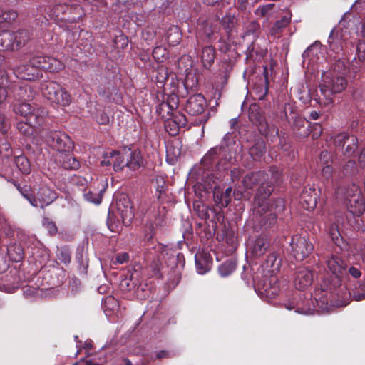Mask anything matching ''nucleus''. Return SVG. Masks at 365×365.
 Listing matches in <instances>:
<instances>
[{
	"instance_id": "obj_1",
	"label": "nucleus",
	"mask_w": 365,
	"mask_h": 365,
	"mask_svg": "<svg viewBox=\"0 0 365 365\" xmlns=\"http://www.w3.org/2000/svg\"><path fill=\"white\" fill-rule=\"evenodd\" d=\"M270 172L271 180H263L259 187L254 200V212L259 216L267 214L264 217H269V225H271L276 220L277 215L285 208L284 199L269 200L274 190L273 182L279 184L282 182L281 172L277 168H272Z\"/></svg>"
},
{
	"instance_id": "obj_2",
	"label": "nucleus",
	"mask_w": 365,
	"mask_h": 365,
	"mask_svg": "<svg viewBox=\"0 0 365 365\" xmlns=\"http://www.w3.org/2000/svg\"><path fill=\"white\" fill-rule=\"evenodd\" d=\"M346 86L344 76L333 75L331 73H323L322 83L317 91L319 103L324 106H329L334 103V93L341 92Z\"/></svg>"
},
{
	"instance_id": "obj_3",
	"label": "nucleus",
	"mask_w": 365,
	"mask_h": 365,
	"mask_svg": "<svg viewBox=\"0 0 365 365\" xmlns=\"http://www.w3.org/2000/svg\"><path fill=\"white\" fill-rule=\"evenodd\" d=\"M326 263L329 272L333 274V279L325 289L331 291L341 286L342 279L347 274V265L341 258L334 255L327 258Z\"/></svg>"
},
{
	"instance_id": "obj_4",
	"label": "nucleus",
	"mask_w": 365,
	"mask_h": 365,
	"mask_svg": "<svg viewBox=\"0 0 365 365\" xmlns=\"http://www.w3.org/2000/svg\"><path fill=\"white\" fill-rule=\"evenodd\" d=\"M14 110L16 114L25 117L26 120L34 126L42 125L47 115L45 109L36 108L27 103H19L14 106Z\"/></svg>"
},
{
	"instance_id": "obj_5",
	"label": "nucleus",
	"mask_w": 365,
	"mask_h": 365,
	"mask_svg": "<svg viewBox=\"0 0 365 365\" xmlns=\"http://www.w3.org/2000/svg\"><path fill=\"white\" fill-rule=\"evenodd\" d=\"M344 198L347 201L346 207L350 212L360 215L365 210V200L359 187L353 183L346 188Z\"/></svg>"
},
{
	"instance_id": "obj_6",
	"label": "nucleus",
	"mask_w": 365,
	"mask_h": 365,
	"mask_svg": "<svg viewBox=\"0 0 365 365\" xmlns=\"http://www.w3.org/2000/svg\"><path fill=\"white\" fill-rule=\"evenodd\" d=\"M46 141L49 146L58 152V155L70 152L73 148L70 138L61 131L50 132L46 138Z\"/></svg>"
},
{
	"instance_id": "obj_7",
	"label": "nucleus",
	"mask_w": 365,
	"mask_h": 365,
	"mask_svg": "<svg viewBox=\"0 0 365 365\" xmlns=\"http://www.w3.org/2000/svg\"><path fill=\"white\" fill-rule=\"evenodd\" d=\"M232 145V140L229 133H227L221 143L218 146L211 148L207 154L203 157L202 162L204 163H210L216 156L219 155L221 156L222 160L226 162H231L232 155L230 153V146Z\"/></svg>"
},
{
	"instance_id": "obj_8",
	"label": "nucleus",
	"mask_w": 365,
	"mask_h": 365,
	"mask_svg": "<svg viewBox=\"0 0 365 365\" xmlns=\"http://www.w3.org/2000/svg\"><path fill=\"white\" fill-rule=\"evenodd\" d=\"M294 257L299 261L307 257L313 251L314 245L305 237L294 235L290 243Z\"/></svg>"
},
{
	"instance_id": "obj_9",
	"label": "nucleus",
	"mask_w": 365,
	"mask_h": 365,
	"mask_svg": "<svg viewBox=\"0 0 365 365\" xmlns=\"http://www.w3.org/2000/svg\"><path fill=\"white\" fill-rule=\"evenodd\" d=\"M31 63L39 71L43 69L50 72H58L64 67L58 59L46 56H34L31 58Z\"/></svg>"
},
{
	"instance_id": "obj_10",
	"label": "nucleus",
	"mask_w": 365,
	"mask_h": 365,
	"mask_svg": "<svg viewBox=\"0 0 365 365\" xmlns=\"http://www.w3.org/2000/svg\"><path fill=\"white\" fill-rule=\"evenodd\" d=\"M116 207L123 223L125 226H129L134 218V210L128 197L122 195L116 201Z\"/></svg>"
},
{
	"instance_id": "obj_11",
	"label": "nucleus",
	"mask_w": 365,
	"mask_h": 365,
	"mask_svg": "<svg viewBox=\"0 0 365 365\" xmlns=\"http://www.w3.org/2000/svg\"><path fill=\"white\" fill-rule=\"evenodd\" d=\"M347 39L346 30L340 28L333 29L327 41L330 50L335 53H340L343 51Z\"/></svg>"
},
{
	"instance_id": "obj_12",
	"label": "nucleus",
	"mask_w": 365,
	"mask_h": 365,
	"mask_svg": "<svg viewBox=\"0 0 365 365\" xmlns=\"http://www.w3.org/2000/svg\"><path fill=\"white\" fill-rule=\"evenodd\" d=\"M9 86V92L16 99L30 101L36 96V92L31 87L23 82L14 80Z\"/></svg>"
},
{
	"instance_id": "obj_13",
	"label": "nucleus",
	"mask_w": 365,
	"mask_h": 365,
	"mask_svg": "<svg viewBox=\"0 0 365 365\" xmlns=\"http://www.w3.org/2000/svg\"><path fill=\"white\" fill-rule=\"evenodd\" d=\"M269 242L266 236H259L251 240L247 244V250L250 257L257 259L264 255L268 250Z\"/></svg>"
},
{
	"instance_id": "obj_14",
	"label": "nucleus",
	"mask_w": 365,
	"mask_h": 365,
	"mask_svg": "<svg viewBox=\"0 0 365 365\" xmlns=\"http://www.w3.org/2000/svg\"><path fill=\"white\" fill-rule=\"evenodd\" d=\"M313 280L314 274L309 267H300L294 274V284L297 289H306L312 284Z\"/></svg>"
},
{
	"instance_id": "obj_15",
	"label": "nucleus",
	"mask_w": 365,
	"mask_h": 365,
	"mask_svg": "<svg viewBox=\"0 0 365 365\" xmlns=\"http://www.w3.org/2000/svg\"><path fill=\"white\" fill-rule=\"evenodd\" d=\"M14 73L16 78L26 81H34L42 76L41 72L31 63V59L28 63L16 66Z\"/></svg>"
},
{
	"instance_id": "obj_16",
	"label": "nucleus",
	"mask_w": 365,
	"mask_h": 365,
	"mask_svg": "<svg viewBox=\"0 0 365 365\" xmlns=\"http://www.w3.org/2000/svg\"><path fill=\"white\" fill-rule=\"evenodd\" d=\"M207 107L205 97L200 93L191 96L187 101L185 108L191 115H197L203 113Z\"/></svg>"
},
{
	"instance_id": "obj_17",
	"label": "nucleus",
	"mask_w": 365,
	"mask_h": 365,
	"mask_svg": "<svg viewBox=\"0 0 365 365\" xmlns=\"http://www.w3.org/2000/svg\"><path fill=\"white\" fill-rule=\"evenodd\" d=\"M248 117L253 124L259 126V130L262 135H267L268 133V125L260 111L259 106L256 103L250 105Z\"/></svg>"
},
{
	"instance_id": "obj_18",
	"label": "nucleus",
	"mask_w": 365,
	"mask_h": 365,
	"mask_svg": "<svg viewBox=\"0 0 365 365\" xmlns=\"http://www.w3.org/2000/svg\"><path fill=\"white\" fill-rule=\"evenodd\" d=\"M318 191L314 187H304L300 195L299 202L307 210H313L317 203Z\"/></svg>"
},
{
	"instance_id": "obj_19",
	"label": "nucleus",
	"mask_w": 365,
	"mask_h": 365,
	"mask_svg": "<svg viewBox=\"0 0 365 365\" xmlns=\"http://www.w3.org/2000/svg\"><path fill=\"white\" fill-rule=\"evenodd\" d=\"M36 198L37 200L38 207L44 209L58 198V194L48 187L42 186L38 189Z\"/></svg>"
},
{
	"instance_id": "obj_20",
	"label": "nucleus",
	"mask_w": 365,
	"mask_h": 365,
	"mask_svg": "<svg viewBox=\"0 0 365 365\" xmlns=\"http://www.w3.org/2000/svg\"><path fill=\"white\" fill-rule=\"evenodd\" d=\"M217 24H214L210 20L199 21L196 29L197 38H198L205 36L209 40H212L214 34L217 32Z\"/></svg>"
},
{
	"instance_id": "obj_21",
	"label": "nucleus",
	"mask_w": 365,
	"mask_h": 365,
	"mask_svg": "<svg viewBox=\"0 0 365 365\" xmlns=\"http://www.w3.org/2000/svg\"><path fill=\"white\" fill-rule=\"evenodd\" d=\"M175 96H170L166 101H163L156 108V112L163 118H167L173 113L177 108V101Z\"/></svg>"
},
{
	"instance_id": "obj_22",
	"label": "nucleus",
	"mask_w": 365,
	"mask_h": 365,
	"mask_svg": "<svg viewBox=\"0 0 365 365\" xmlns=\"http://www.w3.org/2000/svg\"><path fill=\"white\" fill-rule=\"evenodd\" d=\"M269 175L262 171L252 172L247 174L242 180L244 186L247 189L252 188L257 183L262 182L263 180H268Z\"/></svg>"
},
{
	"instance_id": "obj_23",
	"label": "nucleus",
	"mask_w": 365,
	"mask_h": 365,
	"mask_svg": "<svg viewBox=\"0 0 365 365\" xmlns=\"http://www.w3.org/2000/svg\"><path fill=\"white\" fill-rule=\"evenodd\" d=\"M181 155V143L173 140L166 146V160L170 165H175Z\"/></svg>"
},
{
	"instance_id": "obj_24",
	"label": "nucleus",
	"mask_w": 365,
	"mask_h": 365,
	"mask_svg": "<svg viewBox=\"0 0 365 365\" xmlns=\"http://www.w3.org/2000/svg\"><path fill=\"white\" fill-rule=\"evenodd\" d=\"M57 160L66 170H77L80 168L81 163L78 159L73 157L70 152L61 153L58 155Z\"/></svg>"
},
{
	"instance_id": "obj_25",
	"label": "nucleus",
	"mask_w": 365,
	"mask_h": 365,
	"mask_svg": "<svg viewBox=\"0 0 365 365\" xmlns=\"http://www.w3.org/2000/svg\"><path fill=\"white\" fill-rule=\"evenodd\" d=\"M68 9V6L66 4L55 1L49 6L48 14L56 21H61L64 20V14Z\"/></svg>"
},
{
	"instance_id": "obj_26",
	"label": "nucleus",
	"mask_w": 365,
	"mask_h": 365,
	"mask_svg": "<svg viewBox=\"0 0 365 365\" xmlns=\"http://www.w3.org/2000/svg\"><path fill=\"white\" fill-rule=\"evenodd\" d=\"M61 85L53 81H43L41 83L40 90L42 95L49 99H55V92L61 91Z\"/></svg>"
},
{
	"instance_id": "obj_27",
	"label": "nucleus",
	"mask_w": 365,
	"mask_h": 365,
	"mask_svg": "<svg viewBox=\"0 0 365 365\" xmlns=\"http://www.w3.org/2000/svg\"><path fill=\"white\" fill-rule=\"evenodd\" d=\"M195 258L197 273L204 274L209 272L212 263V259L209 256L206 254H196Z\"/></svg>"
},
{
	"instance_id": "obj_28",
	"label": "nucleus",
	"mask_w": 365,
	"mask_h": 365,
	"mask_svg": "<svg viewBox=\"0 0 365 365\" xmlns=\"http://www.w3.org/2000/svg\"><path fill=\"white\" fill-rule=\"evenodd\" d=\"M329 233L333 242L339 247L340 251L343 252L348 249V245L343 240L339 227L336 224L333 223L329 226Z\"/></svg>"
},
{
	"instance_id": "obj_29",
	"label": "nucleus",
	"mask_w": 365,
	"mask_h": 365,
	"mask_svg": "<svg viewBox=\"0 0 365 365\" xmlns=\"http://www.w3.org/2000/svg\"><path fill=\"white\" fill-rule=\"evenodd\" d=\"M216 51L213 46H207L202 48L201 52V62L204 68L209 69L215 61Z\"/></svg>"
},
{
	"instance_id": "obj_30",
	"label": "nucleus",
	"mask_w": 365,
	"mask_h": 365,
	"mask_svg": "<svg viewBox=\"0 0 365 365\" xmlns=\"http://www.w3.org/2000/svg\"><path fill=\"white\" fill-rule=\"evenodd\" d=\"M15 46V34L11 31H2L0 33V49L14 50Z\"/></svg>"
},
{
	"instance_id": "obj_31",
	"label": "nucleus",
	"mask_w": 365,
	"mask_h": 365,
	"mask_svg": "<svg viewBox=\"0 0 365 365\" xmlns=\"http://www.w3.org/2000/svg\"><path fill=\"white\" fill-rule=\"evenodd\" d=\"M126 161L127 167L132 170L138 169L144 164L141 153L138 150L130 152L126 156Z\"/></svg>"
},
{
	"instance_id": "obj_32",
	"label": "nucleus",
	"mask_w": 365,
	"mask_h": 365,
	"mask_svg": "<svg viewBox=\"0 0 365 365\" xmlns=\"http://www.w3.org/2000/svg\"><path fill=\"white\" fill-rule=\"evenodd\" d=\"M282 259L278 257L276 253H270L266 262L263 264V268L268 272L274 274L277 273L280 268Z\"/></svg>"
},
{
	"instance_id": "obj_33",
	"label": "nucleus",
	"mask_w": 365,
	"mask_h": 365,
	"mask_svg": "<svg viewBox=\"0 0 365 365\" xmlns=\"http://www.w3.org/2000/svg\"><path fill=\"white\" fill-rule=\"evenodd\" d=\"M13 184L21 195L26 199L33 207H38L37 200L34 195L29 185H24V186H21V185L16 181H14Z\"/></svg>"
},
{
	"instance_id": "obj_34",
	"label": "nucleus",
	"mask_w": 365,
	"mask_h": 365,
	"mask_svg": "<svg viewBox=\"0 0 365 365\" xmlns=\"http://www.w3.org/2000/svg\"><path fill=\"white\" fill-rule=\"evenodd\" d=\"M322 56V46L318 41H315L309 47H308L303 53L302 56L304 59L310 58L312 61L317 58L319 60L320 56Z\"/></svg>"
},
{
	"instance_id": "obj_35",
	"label": "nucleus",
	"mask_w": 365,
	"mask_h": 365,
	"mask_svg": "<svg viewBox=\"0 0 365 365\" xmlns=\"http://www.w3.org/2000/svg\"><path fill=\"white\" fill-rule=\"evenodd\" d=\"M9 257L12 262H19L24 258V252L20 245H10L7 249Z\"/></svg>"
},
{
	"instance_id": "obj_36",
	"label": "nucleus",
	"mask_w": 365,
	"mask_h": 365,
	"mask_svg": "<svg viewBox=\"0 0 365 365\" xmlns=\"http://www.w3.org/2000/svg\"><path fill=\"white\" fill-rule=\"evenodd\" d=\"M54 95L55 99H49L52 103L62 106H67L71 103V95L62 86H61V91L55 92Z\"/></svg>"
},
{
	"instance_id": "obj_37",
	"label": "nucleus",
	"mask_w": 365,
	"mask_h": 365,
	"mask_svg": "<svg viewBox=\"0 0 365 365\" xmlns=\"http://www.w3.org/2000/svg\"><path fill=\"white\" fill-rule=\"evenodd\" d=\"M110 157L115 171H120L124 167H127V161L125 160V157L120 155L118 151L113 150L110 152Z\"/></svg>"
},
{
	"instance_id": "obj_38",
	"label": "nucleus",
	"mask_w": 365,
	"mask_h": 365,
	"mask_svg": "<svg viewBox=\"0 0 365 365\" xmlns=\"http://www.w3.org/2000/svg\"><path fill=\"white\" fill-rule=\"evenodd\" d=\"M14 163L19 171L24 175H28L31 171V166L29 159L24 155L16 156Z\"/></svg>"
},
{
	"instance_id": "obj_39",
	"label": "nucleus",
	"mask_w": 365,
	"mask_h": 365,
	"mask_svg": "<svg viewBox=\"0 0 365 365\" xmlns=\"http://www.w3.org/2000/svg\"><path fill=\"white\" fill-rule=\"evenodd\" d=\"M358 148V139L354 135H349L346 139L345 146L343 148V153L346 157L352 156Z\"/></svg>"
},
{
	"instance_id": "obj_40",
	"label": "nucleus",
	"mask_w": 365,
	"mask_h": 365,
	"mask_svg": "<svg viewBox=\"0 0 365 365\" xmlns=\"http://www.w3.org/2000/svg\"><path fill=\"white\" fill-rule=\"evenodd\" d=\"M265 153V144L262 140H257L250 148V155L254 160H259Z\"/></svg>"
},
{
	"instance_id": "obj_41",
	"label": "nucleus",
	"mask_w": 365,
	"mask_h": 365,
	"mask_svg": "<svg viewBox=\"0 0 365 365\" xmlns=\"http://www.w3.org/2000/svg\"><path fill=\"white\" fill-rule=\"evenodd\" d=\"M236 268V263L232 260H227L218 267L220 276L225 277L234 272Z\"/></svg>"
},
{
	"instance_id": "obj_42",
	"label": "nucleus",
	"mask_w": 365,
	"mask_h": 365,
	"mask_svg": "<svg viewBox=\"0 0 365 365\" xmlns=\"http://www.w3.org/2000/svg\"><path fill=\"white\" fill-rule=\"evenodd\" d=\"M14 33L15 34L16 48H19L22 45H24L30 38V34L26 29H19Z\"/></svg>"
},
{
	"instance_id": "obj_43",
	"label": "nucleus",
	"mask_w": 365,
	"mask_h": 365,
	"mask_svg": "<svg viewBox=\"0 0 365 365\" xmlns=\"http://www.w3.org/2000/svg\"><path fill=\"white\" fill-rule=\"evenodd\" d=\"M231 192H232V188L231 187H227L225 192L220 194L219 195L217 193H215V197L216 198L217 202L223 207H226L231 200Z\"/></svg>"
},
{
	"instance_id": "obj_44",
	"label": "nucleus",
	"mask_w": 365,
	"mask_h": 365,
	"mask_svg": "<svg viewBox=\"0 0 365 365\" xmlns=\"http://www.w3.org/2000/svg\"><path fill=\"white\" fill-rule=\"evenodd\" d=\"M167 40L170 45L175 46L178 45L181 40V34L178 26H173L170 29L167 34Z\"/></svg>"
},
{
	"instance_id": "obj_45",
	"label": "nucleus",
	"mask_w": 365,
	"mask_h": 365,
	"mask_svg": "<svg viewBox=\"0 0 365 365\" xmlns=\"http://www.w3.org/2000/svg\"><path fill=\"white\" fill-rule=\"evenodd\" d=\"M290 19V16H285L277 21L272 27V34H275L279 33L284 28L289 25Z\"/></svg>"
},
{
	"instance_id": "obj_46",
	"label": "nucleus",
	"mask_w": 365,
	"mask_h": 365,
	"mask_svg": "<svg viewBox=\"0 0 365 365\" xmlns=\"http://www.w3.org/2000/svg\"><path fill=\"white\" fill-rule=\"evenodd\" d=\"M153 56L158 62H163L168 58V52L165 47L158 46L153 51Z\"/></svg>"
},
{
	"instance_id": "obj_47",
	"label": "nucleus",
	"mask_w": 365,
	"mask_h": 365,
	"mask_svg": "<svg viewBox=\"0 0 365 365\" xmlns=\"http://www.w3.org/2000/svg\"><path fill=\"white\" fill-rule=\"evenodd\" d=\"M348 69L344 60L338 59L333 66V75L344 76L347 73Z\"/></svg>"
},
{
	"instance_id": "obj_48",
	"label": "nucleus",
	"mask_w": 365,
	"mask_h": 365,
	"mask_svg": "<svg viewBox=\"0 0 365 365\" xmlns=\"http://www.w3.org/2000/svg\"><path fill=\"white\" fill-rule=\"evenodd\" d=\"M102 192L103 190L97 192H93L89 190L88 192L84 193L83 197L86 201L94 203L96 205H99L102 201Z\"/></svg>"
},
{
	"instance_id": "obj_49",
	"label": "nucleus",
	"mask_w": 365,
	"mask_h": 365,
	"mask_svg": "<svg viewBox=\"0 0 365 365\" xmlns=\"http://www.w3.org/2000/svg\"><path fill=\"white\" fill-rule=\"evenodd\" d=\"M165 128L169 135L175 136L178 134L180 128L176 124L175 120H173L170 117L165 118Z\"/></svg>"
},
{
	"instance_id": "obj_50",
	"label": "nucleus",
	"mask_w": 365,
	"mask_h": 365,
	"mask_svg": "<svg viewBox=\"0 0 365 365\" xmlns=\"http://www.w3.org/2000/svg\"><path fill=\"white\" fill-rule=\"evenodd\" d=\"M170 118L176 122L177 125L180 127V129L184 128L187 125V120L185 115L179 111L173 112Z\"/></svg>"
},
{
	"instance_id": "obj_51",
	"label": "nucleus",
	"mask_w": 365,
	"mask_h": 365,
	"mask_svg": "<svg viewBox=\"0 0 365 365\" xmlns=\"http://www.w3.org/2000/svg\"><path fill=\"white\" fill-rule=\"evenodd\" d=\"M284 307L288 310L294 309L295 312L298 313H306V312L300 307L299 302L296 299L295 297H294L292 299H288L287 301L284 302Z\"/></svg>"
},
{
	"instance_id": "obj_52",
	"label": "nucleus",
	"mask_w": 365,
	"mask_h": 365,
	"mask_svg": "<svg viewBox=\"0 0 365 365\" xmlns=\"http://www.w3.org/2000/svg\"><path fill=\"white\" fill-rule=\"evenodd\" d=\"M1 14H0V21L11 23L14 21L17 16V12L14 10L4 11L2 9Z\"/></svg>"
},
{
	"instance_id": "obj_53",
	"label": "nucleus",
	"mask_w": 365,
	"mask_h": 365,
	"mask_svg": "<svg viewBox=\"0 0 365 365\" xmlns=\"http://www.w3.org/2000/svg\"><path fill=\"white\" fill-rule=\"evenodd\" d=\"M43 227L48 230L51 235H54L58 232V228L54 222L51 220L48 217H43L42 221Z\"/></svg>"
},
{
	"instance_id": "obj_54",
	"label": "nucleus",
	"mask_w": 365,
	"mask_h": 365,
	"mask_svg": "<svg viewBox=\"0 0 365 365\" xmlns=\"http://www.w3.org/2000/svg\"><path fill=\"white\" fill-rule=\"evenodd\" d=\"M34 127H35L34 125H31L26 120V122H19L16 125V128L19 132L26 135L32 134Z\"/></svg>"
},
{
	"instance_id": "obj_55",
	"label": "nucleus",
	"mask_w": 365,
	"mask_h": 365,
	"mask_svg": "<svg viewBox=\"0 0 365 365\" xmlns=\"http://www.w3.org/2000/svg\"><path fill=\"white\" fill-rule=\"evenodd\" d=\"M0 155L3 158H9L12 155V149L11 145L6 140L0 143Z\"/></svg>"
},
{
	"instance_id": "obj_56",
	"label": "nucleus",
	"mask_w": 365,
	"mask_h": 365,
	"mask_svg": "<svg viewBox=\"0 0 365 365\" xmlns=\"http://www.w3.org/2000/svg\"><path fill=\"white\" fill-rule=\"evenodd\" d=\"M14 81L8 76L5 71L0 70V88H5L9 91V86L12 85Z\"/></svg>"
},
{
	"instance_id": "obj_57",
	"label": "nucleus",
	"mask_w": 365,
	"mask_h": 365,
	"mask_svg": "<svg viewBox=\"0 0 365 365\" xmlns=\"http://www.w3.org/2000/svg\"><path fill=\"white\" fill-rule=\"evenodd\" d=\"M263 292H264L265 294L269 297H274L279 293V287L275 285L274 284L272 285L270 283L269 284H265L262 287Z\"/></svg>"
},
{
	"instance_id": "obj_58",
	"label": "nucleus",
	"mask_w": 365,
	"mask_h": 365,
	"mask_svg": "<svg viewBox=\"0 0 365 365\" xmlns=\"http://www.w3.org/2000/svg\"><path fill=\"white\" fill-rule=\"evenodd\" d=\"M193 207L195 210L197 212V215L202 218H206L208 215L207 209L205 205L202 204L200 202H195L193 204Z\"/></svg>"
},
{
	"instance_id": "obj_59",
	"label": "nucleus",
	"mask_w": 365,
	"mask_h": 365,
	"mask_svg": "<svg viewBox=\"0 0 365 365\" xmlns=\"http://www.w3.org/2000/svg\"><path fill=\"white\" fill-rule=\"evenodd\" d=\"M349 134L346 133H339L334 138V145L336 147H341L342 148L345 146L346 139L349 137Z\"/></svg>"
},
{
	"instance_id": "obj_60",
	"label": "nucleus",
	"mask_w": 365,
	"mask_h": 365,
	"mask_svg": "<svg viewBox=\"0 0 365 365\" xmlns=\"http://www.w3.org/2000/svg\"><path fill=\"white\" fill-rule=\"evenodd\" d=\"M356 171V163L354 160H349L343 168L344 175H349L355 173Z\"/></svg>"
},
{
	"instance_id": "obj_61",
	"label": "nucleus",
	"mask_w": 365,
	"mask_h": 365,
	"mask_svg": "<svg viewBox=\"0 0 365 365\" xmlns=\"http://www.w3.org/2000/svg\"><path fill=\"white\" fill-rule=\"evenodd\" d=\"M274 4H265L262 6H259L255 11V14L259 17L265 16L268 12L272 9L274 6Z\"/></svg>"
},
{
	"instance_id": "obj_62",
	"label": "nucleus",
	"mask_w": 365,
	"mask_h": 365,
	"mask_svg": "<svg viewBox=\"0 0 365 365\" xmlns=\"http://www.w3.org/2000/svg\"><path fill=\"white\" fill-rule=\"evenodd\" d=\"M356 53L360 61H365V41H359L356 46Z\"/></svg>"
},
{
	"instance_id": "obj_63",
	"label": "nucleus",
	"mask_w": 365,
	"mask_h": 365,
	"mask_svg": "<svg viewBox=\"0 0 365 365\" xmlns=\"http://www.w3.org/2000/svg\"><path fill=\"white\" fill-rule=\"evenodd\" d=\"M319 160L323 165H329V163L331 160V154L327 150H324L320 154Z\"/></svg>"
},
{
	"instance_id": "obj_64",
	"label": "nucleus",
	"mask_w": 365,
	"mask_h": 365,
	"mask_svg": "<svg viewBox=\"0 0 365 365\" xmlns=\"http://www.w3.org/2000/svg\"><path fill=\"white\" fill-rule=\"evenodd\" d=\"M333 174V169L331 165H324L322 170V176L327 179L329 180L332 177Z\"/></svg>"
}]
</instances>
